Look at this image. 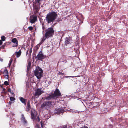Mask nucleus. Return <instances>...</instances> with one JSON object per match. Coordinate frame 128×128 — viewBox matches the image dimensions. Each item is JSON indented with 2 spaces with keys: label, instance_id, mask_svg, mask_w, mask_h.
I'll list each match as a JSON object with an SVG mask.
<instances>
[{
  "label": "nucleus",
  "instance_id": "31",
  "mask_svg": "<svg viewBox=\"0 0 128 128\" xmlns=\"http://www.w3.org/2000/svg\"><path fill=\"white\" fill-rule=\"evenodd\" d=\"M2 44V42L1 40H0V45H1Z\"/></svg>",
  "mask_w": 128,
  "mask_h": 128
},
{
  "label": "nucleus",
  "instance_id": "5",
  "mask_svg": "<svg viewBox=\"0 0 128 128\" xmlns=\"http://www.w3.org/2000/svg\"><path fill=\"white\" fill-rule=\"evenodd\" d=\"M37 115V113L36 111L34 109L32 108L31 110V117L32 119L33 120H35Z\"/></svg>",
  "mask_w": 128,
  "mask_h": 128
},
{
  "label": "nucleus",
  "instance_id": "30",
  "mask_svg": "<svg viewBox=\"0 0 128 128\" xmlns=\"http://www.w3.org/2000/svg\"><path fill=\"white\" fill-rule=\"evenodd\" d=\"M81 128H88V127L87 126H84L82 127Z\"/></svg>",
  "mask_w": 128,
  "mask_h": 128
},
{
  "label": "nucleus",
  "instance_id": "34",
  "mask_svg": "<svg viewBox=\"0 0 128 128\" xmlns=\"http://www.w3.org/2000/svg\"><path fill=\"white\" fill-rule=\"evenodd\" d=\"M36 127H37L38 128H39V126L37 124L36 126Z\"/></svg>",
  "mask_w": 128,
  "mask_h": 128
},
{
  "label": "nucleus",
  "instance_id": "18",
  "mask_svg": "<svg viewBox=\"0 0 128 128\" xmlns=\"http://www.w3.org/2000/svg\"><path fill=\"white\" fill-rule=\"evenodd\" d=\"M32 52V48H30V50H28L26 52V54L27 55L28 54H31Z\"/></svg>",
  "mask_w": 128,
  "mask_h": 128
},
{
  "label": "nucleus",
  "instance_id": "14",
  "mask_svg": "<svg viewBox=\"0 0 128 128\" xmlns=\"http://www.w3.org/2000/svg\"><path fill=\"white\" fill-rule=\"evenodd\" d=\"M15 54H16V57L18 58L20 57L22 54V51L20 50L18 52H16Z\"/></svg>",
  "mask_w": 128,
  "mask_h": 128
},
{
  "label": "nucleus",
  "instance_id": "37",
  "mask_svg": "<svg viewBox=\"0 0 128 128\" xmlns=\"http://www.w3.org/2000/svg\"><path fill=\"white\" fill-rule=\"evenodd\" d=\"M9 103L10 104L11 103V102H9Z\"/></svg>",
  "mask_w": 128,
  "mask_h": 128
},
{
  "label": "nucleus",
  "instance_id": "39",
  "mask_svg": "<svg viewBox=\"0 0 128 128\" xmlns=\"http://www.w3.org/2000/svg\"><path fill=\"white\" fill-rule=\"evenodd\" d=\"M66 78H68V77H67V76H66Z\"/></svg>",
  "mask_w": 128,
  "mask_h": 128
},
{
  "label": "nucleus",
  "instance_id": "32",
  "mask_svg": "<svg viewBox=\"0 0 128 128\" xmlns=\"http://www.w3.org/2000/svg\"><path fill=\"white\" fill-rule=\"evenodd\" d=\"M59 73L60 74V75H62L64 74L62 73V72H60Z\"/></svg>",
  "mask_w": 128,
  "mask_h": 128
},
{
  "label": "nucleus",
  "instance_id": "27",
  "mask_svg": "<svg viewBox=\"0 0 128 128\" xmlns=\"http://www.w3.org/2000/svg\"><path fill=\"white\" fill-rule=\"evenodd\" d=\"M40 124L41 125L42 128H43V123L42 121H41L40 122Z\"/></svg>",
  "mask_w": 128,
  "mask_h": 128
},
{
  "label": "nucleus",
  "instance_id": "16",
  "mask_svg": "<svg viewBox=\"0 0 128 128\" xmlns=\"http://www.w3.org/2000/svg\"><path fill=\"white\" fill-rule=\"evenodd\" d=\"M57 113L58 114H59L60 113H63L64 112V110L62 109H58L57 110Z\"/></svg>",
  "mask_w": 128,
  "mask_h": 128
},
{
  "label": "nucleus",
  "instance_id": "1",
  "mask_svg": "<svg viewBox=\"0 0 128 128\" xmlns=\"http://www.w3.org/2000/svg\"><path fill=\"white\" fill-rule=\"evenodd\" d=\"M58 16L57 13L53 12H50L46 15V20L48 24L53 23L54 21Z\"/></svg>",
  "mask_w": 128,
  "mask_h": 128
},
{
  "label": "nucleus",
  "instance_id": "11",
  "mask_svg": "<svg viewBox=\"0 0 128 128\" xmlns=\"http://www.w3.org/2000/svg\"><path fill=\"white\" fill-rule=\"evenodd\" d=\"M8 72L7 70H5L3 73V74L4 76L6 77V78H8Z\"/></svg>",
  "mask_w": 128,
  "mask_h": 128
},
{
  "label": "nucleus",
  "instance_id": "7",
  "mask_svg": "<svg viewBox=\"0 0 128 128\" xmlns=\"http://www.w3.org/2000/svg\"><path fill=\"white\" fill-rule=\"evenodd\" d=\"M45 58V56L44 55L42 52H40L37 56V58L39 60H41Z\"/></svg>",
  "mask_w": 128,
  "mask_h": 128
},
{
  "label": "nucleus",
  "instance_id": "29",
  "mask_svg": "<svg viewBox=\"0 0 128 128\" xmlns=\"http://www.w3.org/2000/svg\"><path fill=\"white\" fill-rule=\"evenodd\" d=\"M37 121H38V122H39L40 121V120L38 116L37 117Z\"/></svg>",
  "mask_w": 128,
  "mask_h": 128
},
{
  "label": "nucleus",
  "instance_id": "22",
  "mask_svg": "<svg viewBox=\"0 0 128 128\" xmlns=\"http://www.w3.org/2000/svg\"><path fill=\"white\" fill-rule=\"evenodd\" d=\"M46 38V36L45 37H44L42 40V42H44V41L45 40H46V38Z\"/></svg>",
  "mask_w": 128,
  "mask_h": 128
},
{
  "label": "nucleus",
  "instance_id": "40",
  "mask_svg": "<svg viewBox=\"0 0 128 128\" xmlns=\"http://www.w3.org/2000/svg\"><path fill=\"white\" fill-rule=\"evenodd\" d=\"M13 0H11V1H13Z\"/></svg>",
  "mask_w": 128,
  "mask_h": 128
},
{
  "label": "nucleus",
  "instance_id": "33",
  "mask_svg": "<svg viewBox=\"0 0 128 128\" xmlns=\"http://www.w3.org/2000/svg\"><path fill=\"white\" fill-rule=\"evenodd\" d=\"M0 60L2 62L3 61V59H2L1 58H0Z\"/></svg>",
  "mask_w": 128,
  "mask_h": 128
},
{
  "label": "nucleus",
  "instance_id": "2",
  "mask_svg": "<svg viewBox=\"0 0 128 128\" xmlns=\"http://www.w3.org/2000/svg\"><path fill=\"white\" fill-rule=\"evenodd\" d=\"M43 70L39 67H36L34 72L35 76L38 79L42 77L43 74Z\"/></svg>",
  "mask_w": 128,
  "mask_h": 128
},
{
  "label": "nucleus",
  "instance_id": "24",
  "mask_svg": "<svg viewBox=\"0 0 128 128\" xmlns=\"http://www.w3.org/2000/svg\"><path fill=\"white\" fill-rule=\"evenodd\" d=\"M66 44V45L70 43L69 40H67L65 41Z\"/></svg>",
  "mask_w": 128,
  "mask_h": 128
},
{
  "label": "nucleus",
  "instance_id": "21",
  "mask_svg": "<svg viewBox=\"0 0 128 128\" xmlns=\"http://www.w3.org/2000/svg\"><path fill=\"white\" fill-rule=\"evenodd\" d=\"M1 39H2V41H5V40H6V38L4 36H2Z\"/></svg>",
  "mask_w": 128,
  "mask_h": 128
},
{
  "label": "nucleus",
  "instance_id": "8",
  "mask_svg": "<svg viewBox=\"0 0 128 128\" xmlns=\"http://www.w3.org/2000/svg\"><path fill=\"white\" fill-rule=\"evenodd\" d=\"M44 92L40 89H38L36 90L35 95L36 96H39L43 93Z\"/></svg>",
  "mask_w": 128,
  "mask_h": 128
},
{
  "label": "nucleus",
  "instance_id": "25",
  "mask_svg": "<svg viewBox=\"0 0 128 128\" xmlns=\"http://www.w3.org/2000/svg\"><path fill=\"white\" fill-rule=\"evenodd\" d=\"M28 28L30 31L32 30L33 29V28L32 26L29 27Z\"/></svg>",
  "mask_w": 128,
  "mask_h": 128
},
{
  "label": "nucleus",
  "instance_id": "23",
  "mask_svg": "<svg viewBox=\"0 0 128 128\" xmlns=\"http://www.w3.org/2000/svg\"><path fill=\"white\" fill-rule=\"evenodd\" d=\"M10 99L11 101H13L15 100V98L13 97H11Z\"/></svg>",
  "mask_w": 128,
  "mask_h": 128
},
{
  "label": "nucleus",
  "instance_id": "4",
  "mask_svg": "<svg viewBox=\"0 0 128 128\" xmlns=\"http://www.w3.org/2000/svg\"><path fill=\"white\" fill-rule=\"evenodd\" d=\"M51 103L50 102H44L42 105V107L45 108L48 110L51 107Z\"/></svg>",
  "mask_w": 128,
  "mask_h": 128
},
{
  "label": "nucleus",
  "instance_id": "13",
  "mask_svg": "<svg viewBox=\"0 0 128 128\" xmlns=\"http://www.w3.org/2000/svg\"><path fill=\"white\" fill-rule=\"evenodd\" d=\"M22 118H21V121L24 124H25L27 123V121L26 120L25 118L24 117V116L23 114L22 115Z\"/></svg>",
  "mask_w": 128,
  "mask_h": 128
},
{
  "label": "nucleus",
  "instance_id": "9",
  "mask_svg": "<svg viewBox=\"0 0 128 128\" xmlns=\"http://www.w3.org/2000/svg\"><path fill=\"white\" fill-rule=\"evenodd\" d=\"M54 97L56 96H61V94L58 90L57 89L56 90L54 93Z\"/></svg>",
  "mask_w": 128,
  "mask_h": 128
},
{
  "label": "nucleus",
  "instance_id": "17",
  "mask_svg": "<svg viewBox=\"0 0 128 128\" xmlns=\"http://www.w3.org/2000/svg\"><path fill=\"white\" fill-rule=\"evenodd\" d=\"M21 101L25 105L26 104V100L22 98H21L20 99Z\"/></svg>",
  "mask_w": 128,
  "mask_h": 128
},
{
  "label": "nucleus",
  "instance_id": "12",
  "mask_svg": "<svg viewBox=\"0 0 128 128\" xmlns=\"http://www.w3.org/2000/svg\"><path fill=\"white\" fill-rule=\"evenodd\" d=\"M30 22L32 24H33L36 21L37 18L36 16H34L32 18H30Z\"/></svg>",
  "mask_w": 128,
  "mask_h": 128
},
{
  "label": "nucleus",
  "instance_id": "6",
  "mask_svg": "<svg viewBox=\"0 0 128 128\" xmlns=\"http://www.w3.org/2000/svg\"><path fill=\"white\" fill-rule=\"evenodd\" d=\"M40 0H38V2L36 3V5L35 6L34 8V9L36 10V12H38L40 8Z\"/></svg>",
  "mask_w": 128,
  "mask_h": 128
},
{
  "label": "nucleus",
  "instance_id": "15",
  "mask_svg": "<svg viewBox=\"0 0 128 128\" xmlns=\"http://www.w3.org/2000/svg\"><path fill=\"white\" fill-rule=\"evenodd\" d=\"M54 98V95L52 94L47 97L46 98V99L48 100H50L52 98Z\"/></svg>",
  "mask_w": 128,
  "mask_h": 128
},
{
  "label": "nucleus",
  "instance_id": "10",
  "mask_svg": "<svg viewBox=\"0 0 128 128\" xmlns=\"http://www.w3.org/2000/svg\"><path fill=\"white\" fill-rule=\"evenodd\" d=\"M12 42L14 43V44L13 46V47H17L18 45V42L16 38H14L12 40Z\"/></svg>",
  "mask_w": 128,
  "mask_h": 128
},
{
  "label": "nucleus",
  "instance_id": "19",
  "mask_svg": "<svg viewBox=\"0 0 128 128\" xmlns=\"http://www.w3.org/2000/svg\"><path fill=\"white\" fill-rule=\"evenodd\" d=\"M27 108L28 110V111H29V110L30 109V104L29 103H28L27 104Z\"/></svg>",
  "mask_w": 128,
  "mask_h": 128
},
{
  "label": "nucleus",
  "instance_id": "35",
  "mask_svg": "<svg viewBox=\"0 0 128 128\" xmlns=\"http://www.w3.org/2000/svg\"><path fill=\"white\" fill-rule=\"evenodd\" d=\"M11 62H10V63H9V65L10 66L11 65Z\"/></svg>",
  "mask_w": 128,
  "mask_h": 128
},
{
  "label": "nucleus",
  "instance_id": "26",
  "mask_svg": "<svg viewBox=\"0 0 128 128\" xmlns=\"http://www.w3.org/2000/svg\"><path fill=\"white\" fill-rule=\"evenodd\" d=\"M4 84L6 86H7L8 84V82L7 81H5L4 82Z\"/></svg>",
  "mask_w": 128,
  "mask_h": 128
},
{
  "label": "nucleus",
  "instance_id": "3",
  "mask_svg": "<svg viewBox=\"0 0 128 128\" xmlns=\"http://www.w3.org/2000/svg\"><path fill=\"white\" fill-rule=\"evenodd\" d=\"M54 32L53 28L51 27L48 28L46 30L45 36L46 38L52 37L54 35Z\"/></svg>",
  "mask_w": 128,
  "mask_h": 128
},
{
  "label": "nucleus",
  "instance_id": "38",
  "mask_svg": "<svg viewBox=\"0 0 128 128\" xmlns=\"http://www.w3.org/2000/svg\"><path fill=\"white\" fill-rule=\"evenodd\" d=\"M38 46H36V47L37 48H38Z\"/></svg>",
  "mask_w": 128,
  "mask_h": 128
},
{
  "label": "nucleus",
  "instance_id": "36",
  "mask_svg": "<svg viewBox=\"0 0 128 128\" xmlns=\"http://www.w3.org/2000/svg\"><path fill=\"white\" fill-rule=\"evenodd\" d=\"M64 128H67V127H66V126H65L64 127Z\"/></svg>",
  "mask_w": 128,
  "mask_h": 128
},
{
  "label": "nucleus",
  "instance_id": "20",
  "mask_svg": "<svg viewBox=\"0 0 128 128\" xmlns=\"http://www.w3.org/2000/svg\"><path fill=\"white\" fill-rule=\"evenodd\" d=\"M31 65V64L30 63H29L27 66V69L28 70L30 68Z\"/></svg>",
  "mask_w": 128,
  "mask_h": 128
},
{
  "label": "nucleus",
  "instance_id": "28",
  "mask_svg": "<svg viewBox=\"0 0 128 128\" xmlns=\"http://www.w3.org/2000/svg\"><path fill=\"white\" fill-rule=\"evenodd\" d=\"M8 92H10L11 93H11V89L10 88H9L8 89ZM12 94H14V93H12Z\"/></svg>",
  "mask_w": 128,
  "mask_h": 128
}]
</instances>
